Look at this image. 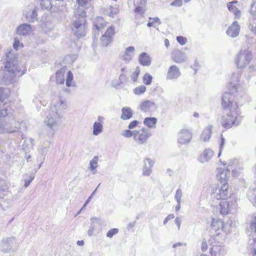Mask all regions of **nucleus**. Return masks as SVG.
Wrapping results in <instances>:
<instances>
[{
	"mask_svg": "<svg viewBox=\"0 0 256 256\" xmlns=\"http://www.w3.org/2000/svg\"><path fill=\"white\" fill-rule=\"evenodd\" d=\"M239 78L238 73L234 72L232 74L230 92H224L222 96V106L224 109H229L226 114L222 117V125L226 128H230L232 126H238L242 120L238 104L236 102H234L235 94L238 92L239 88L238 84L235 82H238Z\"/></svg>",
	"mask_w": 256,
	"mask_h": 256,
	"instance_id": "f257e3e1",
	"label": "nucleus"
},
{
	"mask_svg": "<svg viewBox=\"0 0 256 256\" xmlns=\"http://www.w3.org/2000/svg\"><path fill=\"white\" fill-rule=\"evenodd\" d=\"M4 68L0 70V81L1 84L8 85L14 82L17 76L23 75L24 71L21 72L18 66V58L12 50L6 52Z\"/></svg>",
	"mask_w": 256,
	"mask_h": 256,
	"instance_id": "f03ea898",
	"label": "nucleus"
},
{
	"mask_svg": "<svg viewBox=\"0 0 256 256\" xmlns=\"http://www.w3.org/2000/svg\"><path fill=\"white\" fill-rule=\"evenodd\" d=\"M84 8L78 6L74 12L76 20L72 24V30L78 38L82 37L86 34L84 18L86 12Z\"/></svg>",
	"mask_w": 256,
	"mask_h": 256,
	"instance_id": "7ed1b4c3",
	"label": "nucleus"
},
{
	"mask_svg": "<svg viewBox=\"0 0 256 256\" xmlns=\"http://www.w3.org/2000/svg\"><path fill=\"white\" fill-rule=\"evenodd\" d=\"M16 129L26 130V123L23 121L16 122L12 119L10 124L6 122H0V133H12L16 131Z\"/></svg>",
	"mask_w": 256,
	"mask_h": 256,
	"instance_id": "20e7f679",
	"label": "nucleus"
},
{
	"mask_svg": "<svg viewBox=\"0 0 256 256\" xmlns=\"http://www.w3.org/2000/svg\"><path fill=\"white\" fill-rule=\"evenodd\" d=\"M252 59V54L250 50H241L236 56L235 62L238 68H244L249 64Z\"/></svg>",
	"mask_w": 256,
	"mask_h": 256,
	"instance_id": "39448f33",
	"label": "nucleus"
},
{
	"mask_svg": "<svg viewBox=\"0 0 256 256\" xmlns=\"http://www.w3.org/2000/svg\"><path fill=\"white\" fill-rule=\"evenodd\" d=\"M60 118V114L58 112H54L53 108L48 110V111L44 123L52 130V135L54 134V128L58 126Z\"/></svg>",
	"mask_w": 256,
	"mask_h": 256,
	"instance_id": "423d86ee",
	"label": "nucleus"
},
{
	"mask_svg": "<svg viewBox=\"0 0 256 256\" xmlns=\"http://www.w3.org/2000/svg\"><path fill=\"white\" fill-rule=\"evenodd\" d=\"M230 196V192L228 188V184L227 182L222 184L220 186L216 188L215 191L213 192L211 196L212 198H216L217 200L227 199Z\"/></svg>",
	"mask_w": 256,
	"mask_h": 256,
	"instance_id": "0eeeda50",
	"label": "nucleus"
},
{
	"mask_svg": "<svg viewBox=\"0 0 256 256\" xmlns=\"http://www.w3.org/2000/svg\"><path fill=\"white\" fill-rule=\"evenodd\" d=\"M232 223L231 220H228L224 224L220 220H215L213 218L212 221L211 226L212 228L216 231L222 229L224 232H228L230 230Z\"/></svg>",
	"mask_w": 256,
	"mask_h": 256,
	"instance_id": "6e6552de",
	"label": "nucleus"
},
{
	"mask_svg": "<svg viewBox=\"0 0 256 256\" xmlns=\"http://www.w3.org/2000/svg\"><path fill=\"white\" fill-rule=\"evenodd\" d=\"M192 137L191 130L182 128L178 133V142L180 144H188Z\"/></svg>",
	"mask_w": 256,
	"mask_h": 256,
	"instance_id": "1a4fd4ad",
	"label": "nucleus"
},
{
	"mask_svg": "<svg viewBox=\"0 0 256 256\" xmlns=\"http://www.w3.org/2000/svg\"><path fill=\"white\" fill-rule=\"evenodd\" d=\"M151 134L148 130L142 128L140 130H136L134 136V140L138 144H144L146 142Z\"/></svg>",
	"mask_w": 256,
	"mask_h": 256,
	"instance_id": "9d476101",
	"label": "nucleus"
},
{
	"mask_svg": "<svg viewBox=\"0 0 256 256\" xmlns=\"http://www.w3.org/2000/svg\"><path fill=\"white\" fill-rule=\"evenodd\" d=\"M15 238L14 237L4 238L0 244V250L4 252H10L12 250Z\"/></svg>",
	"mask_w": 256,
	"mask_h": 256,
	"instance_id": "9b49d317",
	"label": "nucleus"
},
{
	"mask_svg": "<svg viewBox=\"0 0 256 256\" xmlns=\"http://www.w3.org/2000/svg\"><path fill=\"white\" fill-rule=\"evenodd\" d=\"M114 34V28L112 26L108 27L105 33L102 36L100 41L102 44L106 46L112 41V37Z\"/></svg>",
	"mask_w": 256,
	"mask_h": 256,
	"instance_id": "f8f14e48",
	"label": "nucleus"
},
{
	"mask_svg": "<svg viewBox=\"0 0 256 256\" xmlns=\"http://www.w3.org/2000/svg\"><path fill=\"white\" fill-rule=\"evenodd\" d=\"M180 74L179 68L176 65H172L168 68L166 78L168 80H176L180 76Z\"/></svg>",
	"mask_w": 256,
	"mask_h": 256,
	"instance_id": "ddd939ff",
	"label": "nucleus"
},
{
	"mask_svg": "<svg viewBox=\"0 0 256 256\" xmlns=\"http://www.w3.org/2000/svg\"><path fill=\"white\" fill-rule=\"evenodd\" d=\"M66 108L67 106L64 101L60 98H58L52 102V106L49 110L53 108L54 112H58L60 114L62 111L66 109Z\"/></svg>",
	"mask_w": 256,
	"mask_h": 256,
	"instance_id": "4468645a",
	"label": "nucleus"
},
{
	"mask_svg": "<svg viewBox=\"0 0 256 256\" xmlns=\"http://www.w3.org/2000/svg\"><path fill=\"white\" fill-rule=\"evenodd\" d=\"M154 164V161L150 158H146L144 160V166L142 167V174L149 176L152 172V168Z\"/></svg>",
	"mask_w": 256,
	"mask_h": 256,
	"instance_id": "2eb2a0df",
	"label": "nucleus"
},
{
	"mask_svg": "<svg viewBox=\"0 0 256 256\" xmlns=\"http://www.w3.org/2000/svg\"><path fill=\"white\" fill-rule=\"evenodd\" d=\"M240 26L237 21H234L226 30V34L232 37L235 38L240 33Z\"/></svg>",
	"mask_w": 256,
	"mask_h": 256,
	"instance_id": "dca6fc26",
	"label": "nucleus"
},
{
	"mask_svg": "<svg viewBox=\"0 0 256 256\" xmlns=\"http://www.w3.org/2000/svg\"><path fill=\"white\" fill-rule=\"evenodd\" d=\"M211 256H225L226 251L225 248L221 246H212L210 249Z\"/></svg>",
	"mask_w": 256,
	"mask_h": 256,
	"instance_id": "f3484780",
	"label": "nucleus"
},
{
	"mask_svg": "<svg viewBox=\"0 0 256 256\" xmlns=\"http://www.w3.org/2000/svg\"><path fill=\"white\" fill-rule=\"evenodd\" d=\"M104 118L103 116H98V122H94L93 125V134L98 136L102 133L103 131L102 123Z\"/></svg>",
	"mask_w": 256,
	"mask_h": 256,
	"instance_id": "a211bd4d",
	"label": "nucleus"
},
{
	"mask_svg": "<svg viewBox=\"0 0 256 256\" xmlns=\"http://www.w3.org/2000/svg\"><path fill=\"white\" fill-rule=\"evenodd\" d=\"M172 60L176 63H182L186 59V54L178 50H175L172 52Z\"/></svg>",
	"mask_w": 256,
	"mask_h": 256,
	"instance_id": "6ab92c4d",
	"label": "nucleus"
},
{
	"mask_svg": "<svg viewBox=\"0 0 256 256\" xmlns=\"http://www.w3.org/2000/svg\"><path fill=\"white\" fill-rule=\"evenodd\" d=\"M230 174V171L228 169H224L220 168L218 169L217 178L220 182L221 184L226 182L228 180V175Z\"/></svg>",
	"mask_w": 256,
	"mask_h": 256,
	"instance_id": "aec40b11",
	"label": "nucleus"
},
{
	"mask_svg": "<svg viewBox=\"0 0 256 256\" xmlns=\"http://www.w3.org/2000/svg\"><path fill=\"white\" fill-rule=\"evenodd\" d=\"M214 154V152L210 149H206L198 157V160L204 163L209 161Z\"/></svg>",
	"mask_w": 256,
	"mask_h": 256,
	"instance_id": "412c9836",
	"label": "nucleus"
},
{
	"mask_svg": "<svg viewBox=\"0 0 256 256\" xmlns=\"http://www.w3.org/2000/svg\"><path fill=\"white\" fill-rule=\"evenodd\" d=\"M32 30V28L30 24H24L20 26L17 30V34L19 36H27Z\"/></svg>",
	"mask_w": 256,
	"mask_h": 256,
	"instance_id": "4be33fe9",
	"label": "nucleus"
},
{
	"mask_svg": "<svg viewBox=\"0 0 256 256\" xmlns=\"http://www.w3.org/2000/svg\"><path fill=\"white\" fill-rule=\"evenodd\" d=\"M138 62L144 66H149L152 63V58L146 52H143L138 56Z\"/></svg>",
	"mask_w": 256,
	"mask_h": 256,
	"instance_id": "5701e85b",
	"label": "nucleus"
},
{
	"mask_svg": "<svg viewBox=\"0 0 256 256\" xmlns=\"http://www.w3.org/2000/svg\"><path fill=\"white\" fill-rule=\"evenodd\" d=\"M134 50L135 48L133 46L126 48L122 56V60L126 63L129 62L132 59Z\"/></svg>",
	"mask_w": 256,
	"mask_h": 256,
	"instance_id": "b1692460",
	"label": "nucleus"
},
{
	"mask_svg": "<svg viewBox=\"0 0 256 256\" xmlns=\"http://www.w3.org/2000/svg\"><path fill=\"white\" fill-rule=\"evenodd\" d=\"M140 108L142 111L147 112L153 110L155 108V105L152 101L146 100L140 104Z\"/></svg>",
	"mask_w": 256,
	"mask_h": 256,
	"instance_id": "393cba45",
	"label": "nucleus"
},
{
	"mask_svg": "<svg viewBox=\"0 0 256 256\" xmlns=\"http://www.w3.org/2000/svg\"><path fill=\"white\" fill-rule=\"evenodd\" d=\"M212 126H209L206 127L202 131L200 135V140L204 142H206L209 140L212 134Z\"/></svg>",
	"mask_w": 256,
	"mask_h": 256,
	"instance_id": "a878e982",
	"label": "nucleus"
},
{
	"mask_svg": "<svg viewBox=\"0 0 256 256\" xmlns=\"http://www.w3.org/2000/svg\"><path fill=\"white\" fill-rule=\"evenodd\" d=\"M132 112L130 107H124L122 110L120 118L123 120H127L132 116Z\"/></svg>",
	"mask_w": 256,
	"mask_h": 256,
	"instance_id": "bb28decb",
	"label": "nucleus"
},
{
	"mask_svg": "<svg viewBox=\"0 0 256 256\" xmlns=\"http://www.w3.org/2000/svg\"><path fill=\"white\" fill-rule=\"evenodd\" d=\"M220 213L224 216L228 214L230 211L229 203L226 200L221 201L219 204Z\"/></svg>",
	"mask_w": 256,
	"mask_h": 256,
	"instance_id": "cd10ccee",
	"label": "nucleus"
},
{
	"mask_svg": "<svg viewBox=\"0 0 256 256\" xmlns=\"http://www.w3.org/2000/svg\"><path fill=\"white\" fill-rule=\"evenodd\" d=\"M227 7L230 12L233 13L235 18L239 19L241 16V12L234 5L232 4V3H228Z\"/></svg>",
	"mask_w": 256,
	"mask_h": 256,
	"instance_id": "c85d7f7f",
	"label": "nucleus"
},
{
	"mask_svg": "<svg viewBox=\"0 0 256 256\" xmlns=\"http://www.w3.org/2000/svg\"><path fill=\"white\" fill-rule=\"evenodd\" d=\"M157 119L154 117H148L145 118L144 124L149 128H154L156 127Z\"/></svg>",
	"mask_w": 256,
	"mask_h": 256,
	"instance_id": "c756f323",
	"label": "nucleus"
},
{
	"mask_svg": "<svg viewBox=\"0 0 256 256\" xmlns=\"http://www.w3.org/2000/svg\"><path fill=\"white\" fill-rule=\"evenodd\" d=\"M37 16V8H34L30 14L26 15V18L29 22H34L36 20Z\"/></svg>",
	"mask_w": 256,
	"mask_h": 256,
	"instance_id": "7c9ffc66",
	"label": "nucleus"
},
{
	"mask_svg": "<svg viewBox=\"0 0 256 256\" xmlns=\"http://www.w3.org/2000/svg\"><path fill=\"white\" fill-rule=\"evenodd\" d=\"M40 4L42 9L48 10L52 8V4L51 0H41Z\"/></svg>",
	"mask_w": 256,
	"mask_h": 256,
	"instance_id": "2f4dec72",
	"label": "nucleus"
},
{
	"mask_svg": "<svg viewBox=\"0 0 256 256\" xmlns=\"http://www.w3.org/2000/svg\"><path fill=\"white\" fill-rule=\"evenodd\" d=\"M79 7L88 8L90 6V0H76Z\"/></svg>",
	"mask_w": 256,
	"mask_h": 256,
	"instance_id": "473e14b6",
	"label": "nucleus"
},
{
	"mask_svg": "<svg viewBox=\"0 0 256 256\" xmlns=\"http://www.w3.org/2000/svg\"><path fill=\"white\" fill-rule=\"evenodd\" d=\"M118 12V10L116 8L110 6H108V8H106V12L107 14L113 17L115 14H117Z\"/></svg>",
	"mask_w": 256,
	"mask_h": 256,
	"instance_id": "72a5a7b5",
	"label": "nucleus"
},
{
	"mask_svg": "<svg viewBox=\"0 0 256 256\" xmlns=\"http://www.w3.org/2000/svg\"><path fill=\"white\" fill-rule=\"evenodd\" d=\"M146 90V86L144 85H141L139 86L136 88L134 90V93L136 95H140L144 94Z\"/></svg>",
	"mask_w": 256,
	"mask_h": 256,
	"instance_id": "f704fd0d",
	"label": "nucleus"
},
{
	"mask_svg": "<svg viewBox=\"0 0 256 256\" xmlns=\"http://www.w3.org/2000/svg\"><path fill=\"white\" fill-rule=\"evenodd\" d=\"M98 156H94V158L90 161V170H94L98 166Z\"/></svg>",
	"mask_w": 256,
	"mask_h": 256,
	"instance_id": "c9c22d12",
	"label": "nucleus"
},
{
	"mask_svg": "<svg viewBox=\"0 0 256 256\" xmlns=\"http://www.w3.org/2000/svg\"><path fill=\"white\" fill-rule=\"evenodd\" d=\"M250 228L252 232L256 234V214H254L251 218Z\"/></svg>",
	"mask_w": 256,
	"mask_h": 256,
	"instance_id": "e433bc0d",
	"label": "nucleus"
},
{
	"mask_svg": "<svg viewBox=\"0 0 256 256\" xmlns=\"http://www.w3.org/2000/svg\"><path fill=\"white\" fill-rule=\"evenodd\" d=\"M249 28L256 34V18H252L250 20Z\"/></svg>",
	"mask_w": 256,
	"mask_h": 256,
	"instance_id": "4c0bfd02",
	"label": "nucleus"
},
{
	"mask_svg": "<svg viewBox=\"0 0 256 256\" xmlns=\"http://www.w3.org/2000/svg\"><path fill=\"white\" fill-rule=\"evenodd\" d=\"M152 80V76L148 73H146L143 76V82L146 85L150 84Z\"/></svg>",
	"mask_w": 256,
	"mask_h": 256,
	"instance_id": "58836bf2",
	"label": "nucleus"
},
{
	"mask_svg": "<svg viewBox=\"0 0 256 256\" xmlns=\"http://www.w3.org/2000/svg\"><path fill=\"white\" fill-rule=\"evenodd\" d=\"M63 72L62 70H60L56 72V79L58 83L59 84H64V78H63Z\"/></svg>",
	"mask_w": 256,
	"mask_h": 256,
	"instance_id": "ea45409f",
	"label": "nucleus"
},
{
	"mask_svg": "<svg viewBox=\"0 0 256 256\" xmlns=\"http://www.w3.org/2000/svg\"><path fill=\"white\" fill-rule=\"evenodd\" d=\"M135 132L136 130L132 131L130 130H126L122 132V134L126 138H130L132 136L134 138Z\"/></svg>",
	"mask_w": 256,
	"mask_h": 256,
	"instance_id": "a19ab883",
	"label": "nucleus"
},
{
	"mask_svg": "<svg viewBox=\"0 0 256 256\" xmlns=\"http://www.w3.org/2000/svg\"><path fill=\"white\" fill-rule=\"evenodd\" d=\"M140 68L139 66H137L136 68V70L134 73L132 74L131 78L134 82H135L137 80L140 74Z\"/></svg>",
	"mask_w": 256,
	"mask_h": 256,
	"instance_id": "79ce46f5",
	"label": "nucleus"
},
{
	"mask_svg": "<svg viewBox=\"0 0 256 256\" xmlns=\"http://www.w3.org/2000/svg\"><path fill=\"white\" fill-rule=\"evenodd\" d=\"M73 79V74L69 71L67 74L66 79V86L68 87H70L71 86V82Z\"/></svg>",
	"mask_w": 256,
	"mask_h": 256,
	"instance_id": "37998d69",
	"label": "nucleus"
},
{
	"mask_svg": "<svg viewBox=\"0 0 256 256\" xmlns=\"http://www.w3.org/2000/svg\"><path fill=\"white\" fill-rule=\"evenodd\" d=\"M182 192L181 189H178L176 191V193L174 196L175 200L178 203L181 202V198L182 197Z\"/></svg>",
	"mask_w": 256,
	"mask_h": 256,
	"instance_id": "c03bdc74",
	"label": "nucleus"
},
{
	"mask_svg": "<svg viewBox=\"0 0 256 256\" xmlns=\"http://www.w3.org/2000/svg\"><path fill=\"white\" fill-rule=\"evenodd\" d=\"M118 230L116 228H113L110 230L106 233V236L112 238L114 235L118 233Z\"/></svg>",
	"mask_w": 256,
	"mask_h": 256,
	"instance_id": "a18cd8bd",
	"label": "nucleus"
},
{
	"mask_svg": "<svg viewBox=\"0 0 256 256\" xmlns=\"http://www.w3.org/2000/svg\"><path fill=\"white\" fill-rule=\"evenodd\" d=\"M250 12L253 16L254 18L256 16V2H253L252 4Z\"/></svg>",
	"mask_w": 256,
	"mask_h": 256,
	"instance_id": "49530a36",
	"label": "nucleus"
},
{
	"mask_svg": "<svg viewBox=\"0 0 256 256\" xmlns=\"http://www.w3.org/2000/svg\"><path fill=\"white\" fill-rule=\"evenodd\" d=\"M118 79H119V82H120L121 84H124L126 83L128 80V78L126 77V76L123 74H120V75Z\"/></svg>",
	"mask_w": 256,
	"mask_h": 256,
	"instance_id": "de8ad7c7",
	"label": "nucleus"
},
{
	"mask_svg": "<svg viewBox=\"0 0 256 256\" xmlns=\"http://www.w3.org/2000/svg\"><path fill=\"white\" fill-rule=\"evenodd\" d=\"M250 244L252 246L253 256H256V238L252 239V242L250 240Z\"/></svg>",
	"mask_w": 256,
	"mask_h": 256,
	"instance_id": "09e8293b",
	"label": "nucleus"
},
{
	"mask_svg": "<svg viewBox=\"0 0 256 256\" xmlns=\"http://www.w3.org/2000/svg\"><path fill=\"white\" fill-rule=\"evenodd\" d=\"M146 0H134V6H144L146 3Z\"/></svg>",
	"mask_w": 256,
	"mask_h": 256,
	"instance_id": "8fccbe9b",
	"label": "nucleus"
},
{
	"mask_svg": "<svg viewBox=\"0 0 256 256\" xmlns=\"http://www.w3.org/2000/svg\"><path fill=\"white\" fill-rule=\"evenodd\" d=\"M176 40L181 45H184L186 42V38L182 36H177Z\"/></svg>",
	"mask_w": 256,
	"mask_h": 256,
	"instance_id": "3c124183",
	"label": "nucleus"
},
{
	"mask_svg": "<svg viewBox=\"0 0 256 256\" xmlns=\"http://www.w3.org/2000/svg\"><path fill=\"white\" fill-rule=\"evenodd\" d=\"M224 138H223L222 136L221 135L220 137V151L218 152V156L219 157L222 153V148H224Z\"/></svg>",
	"mask_w": 256,
	"mask_h": 256,
	"instance_id": "603ef678",
	"label": "nucleus"
},
{
	"mask_svg": "<svg viewBox=\"0 0 256 256\" xmlns=\"http://www.w3.org/2000/svg\"><path fill=\"white\" fill-rule=\"evenodd\" d=\"M182 4V0H174L171 4L172 6H180Z\"/></svg>",
	"mask_w": 256,
	"mask_h": 256,
	"instance_id": "864d4df0",
	"label": "nucleus"
},
{
	"mask_svg": "<svg viewBox=\"0 0 256 256\" xmlns=\"http://www.w3.org/2000/svg\"><path fill=\"white\" fill-rule=\"evenodd\" d=\"M138 122L136 120H133L132 122H130V123L128 126V128L129 129H132L136 126L138 124Z\"/></svg>",
	"mask_w": 256,
	"mask_h": 256,
	"instance_id": "5fc2aeb1",
	"label": "nucleus"
},
{
	"mask_svg": "<svg viewBox=\"0 0 256 256\" xmlns=\"http://www.w3.org/2000/svg\"><path fill=\"white\" fill-rule=\"evenodd\" d=\"M121 84H121L120 82H119V79L114 80H112V86L113 87H114L116 88H117L118 87L120 86Z\"/></svg>",
	"mask_w": 256,
	"mask_h": 256,
	"instance_id": "6e6d98bb",
	"label": "nucleus"
},
{
	"mask_svg": "<svg viewBox=\"0 0 256 256\" xmlns=\"http://www.w3.org/2000/svg\"><path fill=\"white\" fill-rule=\"evenodd\" d=\"M34 178V177H30L28 179H26L24 180V187L27 188L30 184Z\"/></svg>",
	"mask_w": 256,
	"mask_h": 256,
	"instance_id": "4d7b16f0",
	"label": "nucleus"
},
{
	"mask_svg": "<svg viewBox=\"0 0 256 256\" xmlns=\"http://www.w3.org/2000/svg\"><path fill=\"white\" fill-rule=\"evenodd\" d=\"M8 114L6 108H2L0 109V118L5 116Z\"/></svg>",
	"mask_w": 256,
	"mask_h": 256,
	"instance_id": "13d9d810",
	"label": "nucleus"
},
{
	"mask_svg": "<svg viewBox=\"0 0 256 256\" xmlns=\"http://www.w3.org/2000/svg\"><path fill=\"white\" fill-rule=\"evenodd\" d=\"M28 145H29V142L25 139V140H24L23 143L22 145V148L24 150H26V148H28Z\"/></svg>",
	"mask_w": 256,
	"mask_h": 256,
	"instance_id": "bf43d9fd",
	"label": "nucleus"
},
{
	"mask_svg": "<svg viewBox=\"0 0 256 256\" xmlns=\"http://www.w3.org/2000/svg\"><path fill=\"white\" fill-rule=\"evenodd\" d=\"M208 248V244L206 240H203L202 243L201 249L204 252Z\"/></svg>",
	"mask_w": 256,
	"mask_h": 256,
	"instance_id": "052dcab7",
	"label": "nucleus"
},
{
	"mask_svg": "<svg viewBox=\"0 0 256 256\" xmlns=\"http://www.w3.org/2000/svg\"><path fill=\"white\" fill-rule=\"evenodd\" d=\"M136 6V8L134 9V12H137V13H140L142 11V10H143L142 6Z\"/></svg>",
	"mask_w": 256,
	"mask_h": 256,
	"instance_id": "680f3d73",
	"label": "nucleus"
},
{
	"mask_svg": "<svg viewBox=\"0 0 256 256\" xmlns=\"http://www.w3.org/2000/svg\"><path fill=\"white\" fill-rule=\"evenodd\" d=\"M175 224L177 225L178 230L180 229V226L181 224L182 220L180 218H176L174 220Z\"/></svg>",
	"mask_w": 256,
	"mask_h": 256,
	"instance_id": "e2e57ef3",
	"label": "nucleus"
},
{
	"mask_svg": "<svg viewBox=\"0 0 256 256\" xmlns=\"http://www.w3.org/2000/svg\"><path fill=\"white\" fill-rule=\"evenodd\" d=\"M94 226L91 225V226L90 227V228L88 230V234L90 236H91L92 234V232L94 230Z\"/></svg>",
	"mask_w": 256,
	"mask_h": 256,
	"instance_id": "0e129e2a",
	"label": "nucleus"
},
{
	"mask_svg": "<svg viewBox=\"0 0 256 256\" xmlns=\"http://www.w3.org/2000/svg\"><path fill=\"white\" fill-rule=\"evenodd\" d=\"M20 42L18 40H16V39L14 40V43L13 44V47L14 48L17 50L19 46Z\"/></svg>",
	"mask_w": 256,
	"mask_h": 256,
	"instance_id": "69168bd1",
	"label": "nucleus"
},
{
	"mask_svg": "<svg viewBox=\"0 0 256 256\" xmlns=\"http://www.w3.org/2000/svg\"><path fill=\"white\" fill-rule=\"evenodd\" d=\"M152 20H153L152 22H154V23H158V24H161L160 20L158 17L153 18Z\"/></svg>",
	"mask_w": 256,
	"mask_h": 256,
	"instance_id": "338daca9",
	"label": "nucleus"
},
{
	"mask_svg": "<svg viewBox=\"0 0 256 256\" xmlns=\"http://www.w3.org/2000/svg\"><path fill=\"white\" fill-rule=\"evenodd\" d=\"M174 218V214H170L166 216L167 219H168V220H172Z\"/></svg>",
	"mask_w": 256,
	"mask_h": 256,
	"instance_id": "774afa93",
	"label": "nucleus"
}]
</instances>
